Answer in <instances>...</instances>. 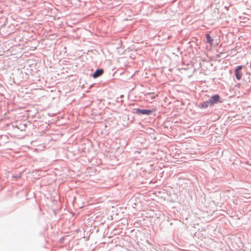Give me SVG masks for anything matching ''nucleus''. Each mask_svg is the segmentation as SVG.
Segmentation results:
<instances>
[{
    "label": "nucleus",
    "mask_w": 251,
    "mask_h": 251,
    "mask_svg": "<svg viewBox=\"0 0 251 251\" xmlns=\"http://www.w3.org/2000/svg\"><path fill=\"white\" fill-rule=\"evenodd\" d=\"M155 111V109H140L139 108H133L131 112L136 113L138 115H151L153 112Z\"/></svg>",
    "instance_id": "f257e3e1"
},
{
    "label": "nucleus",
    "mask_w": 251,
    "mask_h": 251,
    "mask_svg": "<svg viewBox=\"0 0 251 251\" xmlns=\"http://www.w3.org/2000/svg\"><path fill=\"white\" fill-rule=\"evenodd\" d=\"M221 98L219 95L215 94L211 96L209 99V102L211 103L212 106L215 104H217L219 102H222V101L220 100Z\"/></svg>",
    "instance_id": "f03ea898"
},
{
    "label": "nucleus",
    "mask_w": 251,
    "mask_h": 251,
    "mask_svg": "<svg viewBox=\"0 0 251 251\" xmlns=\"http://www.w3.org/2000/svg\"><path fill=\"white\" fill-rule=\"evenodd\" d=\"M104 73V69L102 68H97L96 71L92 74L93 78H97L101 76Z\"/></svg>",
    "instance_id": "7ed1b4c3"
},
{
    "label": "nucleus",
    "mask_w": 251,
    "mask_h": 251,
    "mask_svg": "<svg viewBox=\"0 0 251 251\" xmlns=\"http://www.w3.org/2000/svg\"><path fill=\"white\" fill-rule=\"evenodd\" d=\"M21 2V4L23 7H24L25 8H30L32 6H34L35 4L34 1H20Z\"/></svg>",
    "instance_id": "20e7f679"
},
{
    "label": "nucleus",
    "mask_w": 251,
    "mask_h": 251,
    "mask_svg": "<svg viewBox=\"0 0 251 251\" xmlns=\"http://www.w3.org/2000/svg\"><path fill=\"white\" fill-rule=\"evenodd\" d=\"M209 106H212V105L209 102V100H208L203 102L200 103L199 104L198 107L201 108L205 109V108H207Z\"/></svg>",
    "instance_id": "39448f33"
},
{
    "label": "nucleus",
    "mask_w": 251,
    "mask_h": 251,
    "mask_svg": "<svg viewBox=\"0 0 251 251\" xmlns=\"http://www.w3.org/2000/svg\"><path fill=\"white\" fill-rule=\"evenodd\" d=\"M206 42L208 43L210 46L213 45V39L208 33L205 35Z\"/></svg>",
    "instance_id": "423d86ee"
},
{
    "label": "nucleus",
    "mask_w": 251,
    "mask_h": 251,
    "mask_svg": "<svg viewBox=\"0 0 251 251\" xmlns=\"http://www.w3.org/2000/svg\"><path fill=\"white\" fill-rule=\"evenodd\" d=\"M118 2H119V1H115V3H111V4H108L109 8L116 7L121 5V3H119Z\"/></svg>",
    "instance_id": "0eeeda50"
},
{
    "label": "nucleus",
    "mask_w": 251,
    "mask_h": 251,
    "mask_svg": "<svg viewBox=\"0 0 251 251\" xmlns=\"http://www.w3.org/2000/svg\"><path fill=\"white\" fill-rule=\"evenodd\" d=\"M242 74L239 72H236V78L237 79H240L242 77Z\"/></svg>",
    "instance_id": "6e6552de"
},
{
    "label": "nucleus",
    "mask_w": 251,
    "mask_h": 251,
    "mask_svg": "<svg viewBox=\"0 0 251 251\" xmlns=\"http://www.w3.org/2000/svg\"><path fill=\"white\" fill-rule=\"evenodd\" d=\"M147 95H149L150 96H151L150 98H151V100L154 99L156 98V97L157 96V95H152L150 93H148Z\"/></svg>",
    "instance_id": "1a4fd4ad"
},
{
    "label": "nucleus",
    "mask_w": 251,
    "mask_h": 251,
    "mask_svg": "<svg viewBox=\"0 0 251 251\" xmlns=\"http://www.w3.org/2000/svg\"><path fill=\"white\" fill-rule=\"evenodd\" d=\"M21 174H18V175H16L13 176L12 177L15 178L16 179H17L19 178L20 177H21Z\"/></svg>",
    "instance_id": "9d476101"
},
{
    "label": "nucleus",
    "mask_w": 251,
    "mask_h": 251,
    "mask_svg": "<svg viewBox=\"0 0 251 251\" xmlns=\"http://www.w3.org/2000/svg\"><path fill=\"white\" fill-rule=\"evenodd\" d=\"M65 239V236H63L59 239V243H63Z\"/></svg>",
    "instance_id": "9b49d317"
},
{
    "label": "nucleus",
    "mask_w": 251,
    "mask_h": 251,
    "mask_svg": "<svg viewBox=\"0 0 251 251\" xmlns=\"http://www.w3.org/2000/svg\"><path fill=\"white\" fill-rule=\"evenodd\" d=\"M233 32H229L226 35V36L229 38L230 37V36H233Z\"/></svg>",
    "instance_id": "f8f14e48"
},
{
    "label": "nucleus",
    "mask_w": 251,
    "mask_h": 251,
    "mask_svg": "<svg viewBox=\"0 0 251 251\" xmlns=\"http://www.w3.org/2000/svg\"><path fill=\"white\" fill-rule=\"evenodd\" d=\"M242 68V66H240L239 67H238L237 68H236V72H239V71Z\"/></svg>",
    "instance_id": "ddd939ff"
},
{
    "label": "nucleus",
    "mask_w": 251,
    "mask_h": 251,
    "mask_svg": "<svg viewBox=\"0 0 251 251\" xmlns=\"http://www.w3.org/2000/svg\"><path fill=\"white\" fill-rule=\"evenodd\" d=\"M65 2H69L70 1H64ZM68 5H67L68 7H71V5H72V3L68 2Z\"/></svg>",
    "instance_id": "4468645a"
},
{
    "label": "nucleus",
    "mask_w": 251,
    "mask_h": 251,
    "mask_svg": "<svg viewBox=\"0 0 251 251\" xmlns=\"http://www.w3.org/2000/svg\"><path fill=\"white\" fill-rule=\"evenodd\" d=\"M52 7H53V6L52 4H50V7H49L48 8L50 9H52Z\"/></svg>",
    "instance_id": "2eb2a0df"
},
{
    "label": "nucleus",
    "mask_w": 251,
    "mask_h": 251,
    "mask_svg": "<svg viewBox=\"0 0 251 251\" xmlns=\"http://www.w3.org/2000/svg\"><path fill=\"white\" fill-rule=\"evenodd\" d=\"M150 130H151V131H152V132H154V130L153 129H152V128H150Z\"/></svg>",
    "instance_id": "dca6fc26"
},
{
    "label": "nucleus",
    "mask_w": 251,
    "mask_h": 251,
    "mask_svg": "<svg viewBox=\"0 0 251 251\" xmlns=\"http://www.w3.org/2000/svg\"><path fill=\"white\" fill-rule=\"evenodd\" d=\"M233 71H234V75H235V72H236L235 68L233 70Z\"/></svg>",
    "instance_id": "f3484780"
},
{
    "label": "nucleus",
    "mask_w": 251,
    "mask_h": 251,
    "mask_svg": "<svg viewBox=\"0 0 251 251\" xmlns=\"http://www.w3.org/2000/svg\"><path fill=\"white\" fill-rule=\"evenodd\" d=\"M58 3H60L61 2H62V1H56Z\"/></svg>",
    "instance_id": "a211bd4d"
},
{
    "label": "nucleus",
    "mask_w": 251,
    "mask_h": 251,
    "mask_svg": "<svg viewBox=\"0 0 251 251\" xmlns=\"http://www.w3.org/2000/svg\"><path fill=\"white\" fill-rule=\"evenodd\" d=\"M234 39H235V37H233V39L232 40V42H233V41H234Z\"/></svg>",
    "instance_id": "6ab92c4d"
},
{
    "label": "nucleus",
    "mask_w": 251,
    "mask_h": 251,
    "mask_svg": "<svg viewBox=\"0 0 251 251\" xmlns=\"http://www.w3.org/2000/svg\"><path fill=\"white\" fill-rule=\"evenodd\" d=\"M225 8H227V6H225Z\"/></svg>",
    "instance_id": "aec40b11"
}]
</instances>
